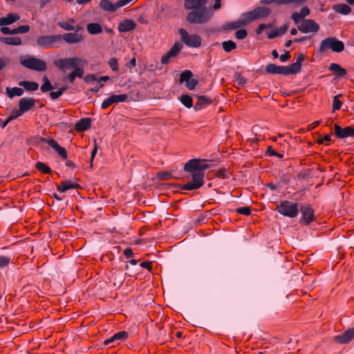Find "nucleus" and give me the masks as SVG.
Instances as JSON below:
<instances>
[{
	"instance_id": "nucleus-58",
	"label": "nucleus",
	"mask_w": 354,
	"mask_h": 354,
	"mask_svg": "<svg viewBox=\"0 0 354 354\" xmlns=\"http://www.w3.org/2000/svg\"><path fill=\"white\" fill-rule=\"evenodd\" d=\"M140 267L147 269L151 271L152 269V263L150 261H143L140 263Z\"/></svg>"
},
{
	"instance_id": "nucleus-1",
	"label": "nucleus",
	"mask_w": 354,
	"mask_h": 354,
	"mask_svg": "<svg viewBox=\"0 0 354 354\" xmlns=\"http://www.w3.org/2000/svg\"><path fill=\"white\" fill-rule=\"evenodd\" d=\"M209 167L210 165L206 163L205 159L189 160L185 164L184 170L192 173V180L181 185L180 189L182 190H195L201 187L204 185V171Z\"/></svg>"
},
{
	"instance_id": "nucleus-7",
	"label": "nucleus",
	"mask_w": 354,
	"mask_h": 354,
	"mask_svg": "<svg viewBox=\"0 0 354 354\" xmlns=\"http://www.w3.org/2000/svg\"><path fill=\"white\" fill-rule=\"evenodd\" d=\"M61 41V35H41L36 38V46L42 49H48Z\"/></svg>"
},
{
	"instance_id": "nucleus-34",
	"label": "nucleus",
	"mask_w": 354,
	"mask_h": 354,
	"mask_svg": "<svg viewBox=\"0 0 354 354\" xmlns=\"http://www.w3.org/2000/svg\"><path fill=\"white\" fill-rule=\"evenodd\" d=\"M24 89L18 87H13L10 88H6V94L10 98H12L15 96H21L24 94Z\"/></svg>"
},
{
	"instance_id": "nucleus-42",
	"label": "nucleus",
	"mask_w": 354,
	"mask_h": 354,
	"mask_svg": "<svg viewBox=\"0 0 354 354\" xmlns=\"http://www.w3.org/2000/svg\"><path fill=\"white\" fill-rule=\"evenodd\" d=\"M10 257L6 256H0V268H4L8 266L10 262Z\"/></svg>"
},
{
	"instance_id": "nucleus-39",
	"label": "nucleus",
	"mask_w": 354,
	"mask_h": 354,
	"mask_svg": "<svg viewBox=\"0 0 354 354\" xmlns=\"http://www.w3.org/2000/svg\"><path fill=\"white\" fill-rule=\"evenodd\" d=\"M35 167L39 171H40L44 174H50L52 171L50 168L48 166H47L46 165H45L44 163H43L41 162H37L36 163Z\"/></svg>"
},
{
	"instance_id": "nucleus-35",
	"label": "nucleus",
	"mask_w": 354,
	"mask_h": 354,
	"mask_svg": "<svg viewBox=\"0 0 354 354\" xmlns=\"http://www.w3.org/2000/svg\"><path fill=\"white\" fill-rule=\"evenodd\" d=\"M222 47L226 53H230L236 48V44L232 40H227L222 42Z\"/></svg>"
},
{
	"instance_id": "nucleus-36",
	"label": "nucleus",
	"mask_w": 354,
	"mask_h": 354,
	"mask_svg": "<svg viewBox=\"0 0 354 354\" xmlns=\"http://www.w3.org/2000/svg\"><path fill=\"white\" fill-rule=\"evenodd\" d=\"M180 101L187 108H191L193 105L192 98L189 95H181Z\"/></svg>"
},
{
	"instance_id": "nucleus-49",
	"label": "nucleus",
	"mask_w": 354,
	"mask_h": 354,
	"mask_svg": "<svg viewBox=\"0 0 354 354\" xmlns=\"http://www.w3.org/2000/svg\"><path fill=\"white\" fill-rule=\"evenodd\" d=\"M97 80V77L95 74H88L84 77V81L88 84H92L93 82Z\"/></svg>"
},
{
	"instance_id": "nucleus-21",
	"label": "nucleus",
	"mask_w": 354,
	"mask_h": 354,
	"mask_svg": "<svg viewBox=\"0 0 354 354\" xmlns=\"http://www.w3.org/2000/svg\"><path fill=\"white\" fill-rule=\"evenodd\" d=\"M62 39L70 44H77L83 40V37L82 35L77 32H69L61 35V40Z\"/></svg>"
},
{
	"instance_id": "nucleus-50",
	"label": "nucleus",
	"mask_w": 354,
	"mask_h": 354,
	"mask_svg": "<svg viewBox=\"0 0 354 354\" xmlns=\"http://www.w3.org/2000/svg\"><path fill=\"white\" fill-rule=\"evenodd\" d=\"M291 19L294 21L295 24H299V22L303 21V20H304L301 14L297 12H295L292 14Z\"/></svg>"
},
{
	"instance_id": "nucleus-3",
	"label": "nucleus",
	"mask_w": 354,
	"mask_h": 354,
	"mask_svg": "<svg viewBox=\"0 0 354 354\" xmlns=\"http://www.w3.org/2000/svg\"><path fill=\"white\" fill-rule=\"evenodd\" d=\"M212 8H202L189 12L186 17V20L194 24H204L212 19Z\"/></svg>"
},
{
	"instance_id": "nucleus-33",
	"label": "nucleus",
	"mask_w": 354,
	"mask_h": 354,
	"mask_svg": "<svg viewBox=\"0 0 354 354\" xmlns=\"http://www.w3.org/2000/svg\"><path fill=\"white\" fill-rule=\"evenodd\" d=\"M19 85L23 86L28 91H35L39 88V84L35 82L21 81Z\"/></svg>"
},
{
	"instance_id": "nucleus-23",
	"label": "nucleus",
	"mask_w": 354,
	"mask_h": 354,
	"mask_svg": "<svg viewBox=\"0 0 354 354\" xmlns=\"http://www.w3.org/2000/svg\"><path fill=\"white\" fill-rule=\"evenodd\" d=\"M196 97L198 99V102L194 106V109L196 111L205 108L212 102V99L205 95H196Z\"/></svg>"
},
{
	"instance_id": "nucleus-62",
	"label": "nucleus",
	"mask_w": 354,
	"mask_h": 354,
	"mask_svg": "<svg viewBox=\"0 0 354 354\" xmlns=\"http://www.w3.org/2000/svg\"><path fill=\"white\" fill-rule=\"evenodd\" d=\"M267 35L269 39H274L279 36V32H277V29H276L274 30L268 32Z\"/></svg>"
},
{
	"instance_id": "nucleus-31",
	"label": "nucleus",
	"mask_w": 354,
	"mask_h": 354,
	"mask_svg": "<svg viewBox=\"0 0 354 354\" xmlns=\"http://www.w3.org/2000/svg\"><path fill=\"white\" fill-rule=\"evenodd\" d=\"M333 9L337 13L346 15L351 13V8L345 3L335 4L333 6Z\"/></svg>"
},
{
	"instance_id": "nucleus-60",
	"label": "nucleus",
	"mask_w": 354,
	"mask_h": 354,
	"mask_svg": "<svg viewBox=\"0 0 354 354\" xmlns=\"http://www.w3.org/2000/svg\"><path fill=\"white\" fill-rule=\"evenodd\" d=\"M288 28V24H284L283 26H282L281 27H280L279 29H277V32H279V35H282L285 34L287 32Z\"/></svg>"
},
{
	"instance_id": "nucleus-12",
	"label": "nucleus",
	"mask_w": 354,
	"mask_h": 354,
	"mask_svg": "<svg viewBox=\"0 0 354 354\" xmlns=\"http://www.w3.org/2000/svg\"><path fill=\"white\" fill-rule=\"evenodd\" d=\"M193 73L191 71L186 70L180 73V82H185V86L189 90H193L198 84V80L192 79Z\"/></svg>"
},
{
	"instance_id": "nucleus-40",
	"label": "nucleus",
	"mask_w": 354,
	"mask_h": 354,
	"mask_svg": "<svg viewBox=\"0 0 354 354\" xmlns=\"http://www.w3.org/2000/svg\"><path fill=\"white\" fill-rule=\"evenodd\" d=\"M127 97V102L132 100V101H137L140 99V93L136 91H131L128 94H125Z\"/></svg>"
},
{
	"instance_id": "nucleus-59",
	"label": "nucleus",
	"mask_w": 354,
	"mask_h": 354,
	"mask_svg": "<svg viewBox=\"0 0 354 354\" xmlns=\"http://www.w3.org/2000/svg\"><path fill=\"white\" fill-rule=\"evenodd\" d=\"M123 253H124V256L126 257V258H127V259L132 257L134 254L131 248H126L124 250Z\"/></svg>"
},
{
	"instance_id": "nucleus-14",
	"label": "nucleus",
	"mask_w": 354,
	"mask_h": 354,
	"mask_svg": "<svg viewBox=\"0 0 354 354\" xmlns=\"http://www.w3.org/2000/svg\"><path fill=\"white\" fill-rule=\"evenodd\" d=\"M334 133L337 138L343 139L348 137H354V127H346L342 128L338 124L334 126Z\"/></svg>"
},
{
	"instance_id": "nucleus-55",
	"label": "nucleus",
	"mask_w": 354,
	"mask_h": 354,
	"mask_svg": "<svg viewBox=\"0 0 354 354\" xmlns=\"http://www.w3.org/2000/svg\"><path fill=\"white\" fill-rule=\"evenodd\" d=\"M133 0H119L115 3L117 9L127 5Z\"/></svg>"
},
{
	"instance_id": "nucleus-28",
	"label": "nucleus",
	"mask_w": 354,
	"mask_h": 354,
	"mask_svg": "<svg viewBox=\"0 0 354 354\" xmlns=\"http://www.w3.org/2000/svg\"><path fill=\"white\" fill-rule=\"evenodd\" d=\"M329 70L335 74L336 78L343 77L346 75V69L336 63L331 64L329 66Z\"/></svg>"
},
{
	"instance_id": "nucleus-64",
	"label": "nucleus",
	"mask_w": 354,
	"mask_h": 354,
	"mask_svg": "<svg viewBox=\"0 0 354 354\" xmlns=\"http://www.w3.org/2000/svg\"><path fill=\"white\" fill-rule=\"evenodd\" d=\"M236 81L239 85H244L246 83L247 80L243 77L241 76L240 75H239Z\"/></svg>"
},
{
	"instance_id": "nucleus-15",
	"label": "nucleus",
	"mask_w": 354,
	"mask_h": 354,
	"mask_svg": "<svg viewBox=\"0 0 354 354\" xmlns=\"http://www.w3.org/2000/svg\"><path fill=\"white\" fill-rule=\"evenodd\" d=\"M299 209L301 213V221H304L306 223L309 224L314 220V210L310 205H302L300 206Z\"/></svg>"
},
{
	"instance_id": "nucleus-63",
	"label": "nucleus",
	"mask_w": 354,
	"mask_h": 354,
	"mask_svg": "<svg viewBox=\"0 0 354 354\" xmlns=\"http://www.w3.org/2000/svg\"><path fill=\"white\" fill-rule=\"evenodd\" d=\"M266 29V26L265 24H261L259 25L258 28L256 30L257 35H260L262 33L263 30Z\"/></svg>"
},
{
	"instance_id": "nucleus-24",
	"label": "nucleus",
	"mask_w": 354,
	"mask_h": 354,
	"mask_svg": "<svg viewBox=\"0 0 354 354\" xmlns=\"http://www.w3.org/2000/svg\"><path fill=\"white\" fill-rule=\"evenodd\" d=\"M128 337V333L126 331H120L113 335L110 338L104 340V344L109 345L112 342L117 341H124Z\"/></svg>"
},
{
	"instance_id": "nucleus-47",
	"label": "nucleus",
	"mask_w": 354,
	"mask_h": 354,
	"mask_svg": "<svg viewBox=\"0 0 354 354\" xmlns=\"http://www.w3.org/2000/svg\"><path fill=\"white\" fill-rule=\"evenodd\" d=\"M109 66L113 71H118V60L115 57H112L109 61Z\"/></svg>"
},
{
	"instance_id": "nucleus-17",
	"label": "nucleus",
	"mask_w": 354,
	"mask_h": 354,
	"mask_svg": "<svg viewBox=\"0 0 354 354\" xmlns=\"http://www.w3.org/2000/svg\"><path fill=\"white\" fill-rule=\"evenodd\" d=\"M122 102H127V97L126 95H111L102 102L101 108L102 109H106L113 104Z\"/></svg>"
},
{
	"instance_id": "nucleus-48",
	"label": "nucleus",
	"mask_w": 354,
	"mask_h": 354,
	"mask_svg": "<svg viewBox=\"0 0 354 354\" xmlns=\"http://www.w3.org/2000/svg\"><path fill=\"white\" fill-rule=\"evenodd\" d=\"M248 32L245 29L238 30L235 32V37L237 39H243L247 37Z\"/></svg>"
},
{
	"instance_id": "nucleus-54",
	"label": "nucleus",
	"mask_w": 354,
	"mask_h": 354,
	"mask_svg": "<svg viewBox=\"0 0 354 354\" xmlns=\"http://www.w3.org/2000/svg\"><path fill=\"white\" fill-rule=\"evenodd\" d=\"M63 159L67 158V152L64 148L60 147L56 151Z\"/></svg>"
},
{
	"instance_id": "nucleus-53",
	"label": "nucleus",
	"mask_w": 354,
	"mask_h": 354,
	"mask_svg": "<svg viewBox=\"0 0 354 354\" xmlns=\"http://www.w3.org/2000/svg\"><path fill=\"white\" fill-rule=\"evenodd\" d=\"M285 53L279 56V59L281 62H287L290 57V52L287 50H284Z\"/></svg>"
},
{
	"instance_id": "nucleus-6",
	"label": "nucleus",
	"mask_w": 354,
	"mask_h": 354,
	"mask_svg": "<svg viewBox=\"0 0 354 354\" xmlns=\"http://www.w3.org/2000/svg\"><path fill=\"white\" fill-rule=\"evenodd\" d=\"M19 62L23 66L36 71L41 72L46 71L47 68L46 64L44 61L34 57L28 56L26 59L20 57Z\"/></svg>"
},
{
	"instance_id": "nucleus-10",
	"label": "nucleus",
	"mask_w": 354,
	"mask_h": 354,
	"mask_svg": "<svg viewBox=\"0 0 354 354\" xmlns=\"http://www.w3.org/2000/svg\"><path fill=\"white\" fill-rule=\"evenodd\" d=\"M266 72L272 75H292L288 66H277L274 64H268L266 68Z\"/></svg>"
},
{
	"instance_id": "nucleus-25",
	"label": "nucleus",
	"mask_w": 354,
	"mask_h": 354,
	"mask_svg": "<svg viewBox=\"0 0 354 354\" xmlns=\"http://www.w3.org/2000/svg\"><path fill=\"white\" fill-rule=\"evenodd\" d=\"M91 119L89 118H84L80 120L75 124V128L77 131H84L88 129L91 127Z\"/></svg>"
},
{
	"instance_id": "nucleus-11",
	"label": "nucleus",
	"mask_w": 354,
	"mask_h": 354,
	"mask_svg": "<svg viewBox=\"0 0 354 354\" xmlns=\"http://www.w3.org/2000/svg\"><path fill=\"white\" fill-rule=\"evenodd\" d=\"M297 29L303 33L317 32L319 30V26L312 19H304L297 26Z\"/></svg>"
},
{
	"instance_id": "nucleus-57",
	"label": "nucleus",
	"mask_w": 354,
	"mask_h": 354,
	"mask_svg": "<svg viewBox=\"0 0 354 354\" xmlns=\"http://www.w3.org/2000/svg\"><path fill=\"white\" fill-rule=\"evenodd\" d=\"M299 13L304 19L305 17L309 15L310 9L307 6H304V7L301 8V9L299 11Z\"/></svg>"
},
{
	"instance_id": "nucleus-5",
	"label": "nucleus",
	"mask_w": 354,
	"mask_h": 354,
	"mask_svg": "<svg viewBox=\"0 0 354 354\" xmlns=\"http://www.w3.org/2000/svg\"><path fill=\"white\" fill-rule=\"evenodd\" d=\"M276 210L284 216L295 218L299 212V205L289 201H283L277 205Z\"/></svg>"
},
{
	"instance_id": "nucleus-22",
	"label": "nucleus",
	"mask_w": 354,
	"mask_h": 354,
	"mask_svg": "<svg viewBox=\"0 0 354 354\" xmlns=\"http://www.w3.org/2000/svg\"><path fill=\"white\" fill-rule=\"evenodd\" d=\"M136 24L131 19H125L120 22L118 26V30L120 32H127L133 30Z\"/></svg>"
},
{
	"instance_id": "nucleus-4",
	"label": "nucleus",
	"mask_w": 354,
	"mask_h": 354,
	"mask_svg": "<svg viewBox=\"0 0 354 354\" xmlns=\"http://www.w3.org/2000/svg\"><path fill=\"white\" fill-rule=\"evenodd\" d=\"M329 49L335 53H341L344 49V44L336 37H330L321 41L319 51L321 53H325Z\"/></svg>"
},
{
	"instance_id": "nucleus-38",
	"label": "nucleus",
	"mask_w": 354,
	"mask_h": 354,
	"mask_svg": "<svg viewBox=\"0 0 354 354\" xmlns=\"http://www.w3.org/2000/svg\"><path fill=\"white\" fill-rule=\"evenodd\" d=\"M5 18L7 25H10L18 21L20 19V17L17 13H10Z\"/></svg>"
},
{
	"instance_id": "nucleus-43",
	"label": "nucleus",
	"mask_w": 354,
	"mask_h": 354,
	"mask_svg": "<svg viewBox=\"0 0 354 354\" xmlns=\"http://www.w3.org/2000/svg\"><path fill=\"white\" fill-rule=\"evenodd\" d=\"M172 174L169 171L159 172L157 174V178L160 180H167L172 178Z\"/></svg>"
},
{
	"instance_id": "nucleus-52",
	"label": "nucleus",
	"mask_w": 354,
	"mask_h": 354,
	"mask_svg": "<svg viewBox=\"0 0 354 354\" xmlns=\"http://www.w3.org/2000/svg\"><path fill=\"white\" fill-rule=\"evenodd\" d=\"M10 59L8 57H0V71L9 64Z\"/></svg>"
},
{
	"instance_id": "nucleus-8",
	"label": "nucleus",
	"mask_w": 354,
	"mask_h": 354,
	"mask_svg": "<svg viewBox=\"0 0 354 354\" xmlns=\"http://www.w3.org/2000/svg\"><path fill=\"white\" fill-rule=\"evenodd\" d=\"M271 10L266 6H259L255 8L253 10L243 12V17H245L248 24L260 19H263L270 15Z\"/></svg>"
},
{
	"instance_id": "nucleus-13",
	"label": "nucleus",
	"mask_w": 354,
	"mask_h": 354,
	"mask_svg": "<svg viewBox=\"0 0 354 354\" xmlns=\"http://www.w3.org/2000/svg\"><path fill=\"white\" fill-rule=\"evenodd\" d=\"M183 48V44L180 42H175L171 49L164 55L161 58V64H167L171 58L175 57L178 55Z\"/></svg>"
},
{
	"instance_id": "nucleus-56",
	"label": "nucleus",
	"mask_w": 354,
	"mask_h": 354,
	"mask_svg": "<svg viewBox=\"0 0 354 354\" xmlns=\"http://www.w3.org/2000/svg\"><path fill=\"white\" fill-rule=\"evenodd\" d=\"M19 34L28 32L30 30V26L28 25L20 26L18 27Z\"/></svg>"
},
{
	"instance_id": "nucleus-16",
	"label": "nucleus",
	"mask_w": 354,
	"mask_h": 354,
	"mask_svg": "<svg viewBox=\"0 0 354 354\" xmlns=\"http://www.w3.org/2000/svg\"><path fill=\"white\" fill-rule=\"evenodd\" d=\"M37 102V100L32 97H22L19 101V109L20 112H27L32 109Z\"/></svg>"
},
{
	"instance_id": "nucleus-9",
	"label": "nucleus",
	"mask_w": 354,
	"mask_h": 354,
	"mask_svg": "<svg viewBox=\"0 0 354 354\" xmlns=\"http://www.w3.org/2000/svg\"><path fill=\"white\" fill-rule=\"evenodd\" d=\"M181 41L188 47L198 48L201 44V37L197 34L189 35L183 28L178 30Z\"/></svg>"
},
{
	"instance_id": "nucleus-26",
	"label": "nucleus",
	"mask_w": 354,
	"mask_h": 354,
	"mask_svg": "<svg viewBox=\"0 0 354 354\" xmlns=\"http://www.w3.org/2000/svg\"><path fill=\"white\" fill-rule=\"evenodd\" d=\"M304 60V55L302 53H299L297 56V61L288 65L292 74H297L301 71V63Z\"/></svg>"
},
{
	"instance_id": "nucleus-44",
	"label": "nucleus",
	"mask_w": 354,
	"mask_h": 354,
	"mask_svg": "<svg viewBox=\"0 0 354 354\" xmlns=\"http://www.w3.org/2000/svg\"><path fill=\"white\" fill-rule=\"evenodd\" d=\"M236 212L245 216H250L251 214V209L248 206H244L236 209Z\"/></svg>"
},
{
	"instance_id": "nucleus-20",
	"label": "nucleus",
	"mask_w": 354,
	"mask_h": 354,
	"mask_svg": "<svg viewBox=\"0 0 354 354\" xmlns=\"http://www.w3.org/2000/svg\"><path fill=\"white\" fill-rule=\"evenodd\" d=\"M248 24V22L245 17H243V13H242L237 21L229 22V23L226 24L223 26V29L225 30H233V29L239 28L242 26H245Z\"/></svg>"
},
{
	"instance_id": "nucleus-46",
	"label": "nucleus",
	"mask_w": 354,
	"mask_h": 354,
	"mask_svg": "<svg viewBox=\"0 0 354 354\" xmlns=\"http://www.w3.org/2000/svg\"><path fill=\"white\" fill-rule=\"evenodd\" d=\"M57 25L62 28V29L70 31V30H74L75 27L71 25L68 22H59Z\"/></svg>"
},
{
	"instance_id": "nucleus-41",
	"label": "nucleus",
	"mask_w": 354,
	"mask_h": 354,
	"mask_svg": "<svg viewBox=\"0 0 354 354\" xmlns=\"http://www.w3.org/2000/svg\"><path fill=\"white\" fill-rule=\"evenodd\" d=\"M340 95H335L334 97H333V111H335L337 110H339L340 109L341 106H342V102L339 100V97Z\"/></svg>"
},
{
	"instance_id": "nucleus-2",
	"label": "nucleus",
	"mask_w": 354,
	"mask_h": 354,
	"mask_svg": "<svg viewBox=\"0 0 354 354\" xmlns=\"http://www.w3.org/2000/svg\"><path fill=\"white\" fill-rule=\"evenodd\" d=\"M55 65L62 71L73 68V73L79 78L84 75L83 68L88 65L87 60L78 57L60 59L55 62Z\"/></svg>"
},
{
	"instance_id": "nucleus-19",
	"label": "nucleus",
	"mask_w": 354,
	"mask_h": 354,
	"mask_svg": "<svg viewBox=\"0 0 354 354\" xmlns=\"http://www.w3.org/2000/svg\"><path fill=\"white\" fill-rule=\"evenodd\" d=\"M208 0H185L184 7L186 10H195L207 8Z\"/></svg>"
},
{
	"instance_id": "nucleus-29",
	"label": "nucleus",
	"mask_w": 354,
	"mask_h": 354,
	"mask_svg": "<svg viewBox=\"0 0 354 354\" xmlns=\"http://www.w3.org/2000/svg\"><path fill=\"white\" fill-rule=\"evenodd\" d=\"M0 41L10 46H19L22 43L21 38L19 37H1Z\"/></svg>"
},
{
	"instance_id": "nucleus-27",
	"label": "nucleus",
	"mask_w": 354,
	"mask_h": 354,
	"mask_svg": "<svg viewBox=\"0 0 354 354\" xmlns=\"http://www.w3.org/2000/svg\"><path fill=\"white\" fill-rule=\"evenodd\" d=\"M80 187L77 183H71L69 180H63L60 185H57V189L59 192H65L71 189H77Z\"/></svg>"
},
{
	"instance_id": "nucleus-51",
	"label": "nucleus",
	"mask_w": 354,
	"mask_h": 354,
	"mask_svg": "<svg viewBox=\"0 0 354 354\" xmlns=\"http://www.w3.org/2000/svg\"><path fill=\"white\" fill-rule=\"evenodd\" d=\"M53 86L51 85L50 82H48L47 83H44L40 89L43 93H46L48 91H52L53 89Z\"/></svg>"
},
{
	"instance_id": "nucleus-37",
	"label": "nucleus",
	"mask_w": 354,
	"mask_h": 354,
	"mask_svg": "<svg viewBox=\"0 0 354 354\" xmlns=\"http://www.w3.org/2000/svg\"><path fill=\"white\" fill-rule=\"evenodd\" d=\"M41 142H44V143H47L48 144V145L52 147L55 151H57L58 150V149H59V147H61L57 142L56 140H53V139H47L46 138H41Z\"/></svg>"
},
{
	"instance_id": "nucleus-61",
	"label": "nucleus",
	"mask_w": 354,
	"mask_h": 354,
	"mask_svg": "<svg viewBox=\"0 0 354 354\" xmlns=\"http://www.w3.org/2000/svg\"><path fill=\"white\" fill-rule=\"evenodd\" d=\"M62 95L61 92L58 90L57 91H52L50 93V97L52 100H56Z\"/></svg>"
},
{
	"instance_id": "nucleus-18",
	"label": "nucleus",
	"mask_w": 354,
	"mask_h": 354,
	"mask_svg": "<svg viewBox=\"0 0 354 354\" xmlns=\"http://www.w3.org/2000/svg\"><path fill=\"white\" fill-rule=\"evenodd\" d=\"M354 338V328H349L341 335H337L334 339L339 344H347Z\"/></svg>"
},
{
	"instance_id": "nucleus-30",
	"label": "nucleus",
	"mask_w": 354,
	"mask_h": 354,
	"mask_svg": "<svg viewBox=\"0 0 354 354\" xmlns=\"http://www.w3.org/2000/svg\"><path fill=\"white\" fill-rule=\"evenodd\" d=\"M100 8L106 12H115L117 10L116 4L113 3L109 0H101Z\"/></svg>"
},
{
	"instance_id": "nucleus-32",
	"label": "nucleus",
	"mask_w": 354,
	"mask_h": 354,
	"mask_svg": "<svg viewBox=\"0 0 354 354\" xmlns=\"http://www.w3.org/2000/svg\"><path fill=\"white\" fill-rule=\"evenodd\" d=\"M86 29L91 35H97L102 32V27L98 23H89L86 25Z\"/></svg>"
},
{
	"instance_id": "nucleus-45",
	"label": "nucleus",
	"mask_w": 354,
	"mask_h": 354,
	"mask_svg": "<svg viewBox=\"0 0 354 354\" xmlns=\"http://www.w3.org/2000/svg\"><path fill=\"white\" fill-rule=\"evenodd\" d=\"M261 3L264 4L277 3L279 5L288 4V0H261Z\"/></svg>"
}]
</instances>
